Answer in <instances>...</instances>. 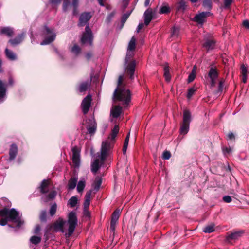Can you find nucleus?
I'll list each match as a JSON object with an SVG mask.
<instances>
[{
  "instance_id": "f257e3e1",
  "label": "nucleus",
  "mask_w": 249,
  "mask_h": 249,
  "mask_svg": "<svg viewBox=\"0 0 249 249\" xmlns=\"http://www.w3.org/2000/svg\"><path fill=\"white\" fill-rule=\"evenodd\" d=\"M119 129L118 125H115L107 139L102 142L100 153L97 154L96 158L91 163V170L93 173H96L101 165L104 163L119 132Z\"/></svg>"
},
{
  "instance_id": "f03ea898",
  "label": "nucleus",
  "mask_w": 249,
  "mask_h": 249,
  "mask_svg": "<svg viewBox=\"0 0 249 249\" xmlns=\"http://www.w3.org/2000/svg\"><path fill=\"white\" fill-rule=\"evenodd\" d=\"M78 220L76 213L71 211L68 214V220L64 221L59 219L54 224V228L56 231L65 233L67 237H70L73 233L77 225Z\"/></svg>"
},
{
  "instance_id": "7ed1b4c3",
  "label": "nucleus",
  "mask_w": 249,
  "mask_h": 249,
  "mask_svg": "<svg viewBox=\"0 0 249 249\" xmlns=\"http://www.w3.org/2000/svg\"><path fill=\"white\" fill-rule=\"evenodd\" d=\"M0 217H2L0 220L1 226L6 225L8 221L17 223L16 227L18 228H20L24 224V221L22 220L19 212L14 208H4L0 210Z\"/></svg>"
},
{
  "instance_id": "20e7f679",
  "label": "nucleus",
  "mask_w": 249,
  "mask_h": 249,
  "mask_svg": "<svg viewBox=\"0 0 249 249\" xmlns=\"http://www.w3.org/2000/svg\"><path fill=\"white\" fill-rule=\"evenodd\" d=\"M123 76L120 75L118 80L117 87L113 94L114 101H121L123 104H128L131 100V93L123 83Z\"/></svg>"
},
{
  "instance_id": "39448f33",
  "label": "nucleus",
  "mask_w": 249,
  "mask_h": 249,
  "mask_svg": "<svg viewBox=\"0 0 249 249\" xmlns=\"http://www.w3.org/2000/svg\"><path fill=\"white\" fill-rule=\"evenodd\" d=\"M43 36L44 39L40 43L41 45H47L53 42L56 37V33L52 28H49L45 26L43 31Z\"/></svg>"
},
{
  "instance_id": "423d86ee",
  "label": "nucleus",
  "mask_w": 249,
  "mask_h": 249,
  "mask_svg": "<svg viewBox=\"0 0 249 249\" xmlns=\"http://www.w3.org/2000/svg\"><path fill=\"white\" fill-rule=\"evenodd\" d=\"M93 35L91 30L89 27V24L86 25L85 32L83 33L81 37V42L83 44L92 46Z\"/></svg>"
},
{
  "instance_id": "0eeeda50",
  "label": "nucleus",
  "mask_w": 249,
  "mask_h": 249,
  "mask_svg": "<svg viewBox=\"0 0 249 249\" xmlns=\"http://www.w3.org/2000/svg\"><path fill=\"white\" fill-rule=\"evenodd\" d=\"M72 161L75 168H79L80 165V150L76 147L74 146L71 149Z\"/></svg>"
},
{
  "instance_id": "6e6552de",
  "label": "nucleus",
  "mask_w": 249,
  "mask_h": 249,
  "mask_svg": "<svg viewBox=\"0 0 249 249\" xmlns=\"http://www.w3.org/2000/svg\"><path fill=\"white\" fill-rule=\"evenodd\" d=\"M78 5V0H72L71 4L70 3L69 0H64L63 5V10L64 12H66L71 6H72L73 14H77V8Z\"/></svg>"
},
{
  "instance_id": "1a4fd4ad",
  "label": "nucleus",
  "mask_w": 249,
  "mask_h": 249,
  "mask_svg": "<svg viewBox=\"0 0 249 249\" xmlns=\"http://www.w3.org/2000/svg\"><path fill=\"white\" fill-rule=\"evenodd\" d=\"M86 128L88 133L91 135H93L96 130L97 124L93 118L86 120Z\"/></svg>"
},
{
  "instance_id": "9d476101",
  "label": "nucleus",
  "mask_w": 249,
  "mask_h": 249,
  "mask_svg": "<svg viewBox=\"0 0 249 249\" xmlns=\"http://www.w3.org/2000/svg\"><path fill=\"white\" fill-rule=\"evenodd\" d=\"M92 97L90 94H88L82 101L81 107L82 111L86 114L89 110L91 106Z\"/></svg>"
},
{
  "instance_id": "9b49d317",
  "label": "nucleus",
  "mask_w": 249,
  "mask_h": 249,
  "mask_svg": "<svg viewBox=\"0 0 249 249\" xmlns=\"http://www.w3.org/2000/svg\"><path fill=\"white\" fill-rule=\"evenodd\" d=\"M212 15V14L209 11L202 12L196 15L194 18V20L198 24L202 25L205 21L206 18Z\"/></svg>"
},
{
  "instance_id": "f8f14e48",
  "label": "nucleus",
  "mask_w": 249,
  "mask_h": 249,
  "mask_svg": "<svg viewBox=\"0 0 249 249\" xmlns=\"http://www.w3.org/2000/svg\"><path fill=\"white\" fill-rule=\"evenodd\" d=\"M119 210H115L112 214L111 220L110 222V230L112 232H114L115 231V225L119 219Z\"/></svg>"
},
{
  "instance_id": "ddd939ff",
  "label": "nucleus",
  "mask_w": 249,
  "mask_h": 249,
  "mask_svg": "<svg viewBox=\"0 0 249 249\" xmlns=\"http://www.w3.org/2000/svg\"><path fill=\"white\" fill-rule=\"evenodd\" d=\"M91 15L90 13H82L79 18V21L78 26H83L86 25L88 21L90 19Z\"/></svg>"
},
{
  "instance_id": "4468645a",
  "label": "nucleus",
  "mask_w": 249,
  "mask_h": 249,
  "mask_svg": "<svg viewBox=\"0 0 249 249\" xmlns=\"http://www.w3.org/2000/svg\"><path fill=\"white\" fill-rule=\"evenodd\" d=\"M243 233L242 231H235L231 234H229L226 237V240L227 242L230 243L232 240H237L238 239Z\"/></svg>"
},
{
  "instance_id": "2eb2a0df",
  "label": "nucleus",
  "mask_w": 249,
  "mask_h": 249,
  "mask_svg": "<svg viewBox=\"0 0 249 249\" xmlns=\"http://www.w3.org/2000/svg\"><path fill=\"white\" fill-rule=\"evenodd\" d=\"M153 16L152 9L151 8L147 9L144 13V24L147 26L151 20L152 19Z\"/></svg>"
},
{
  "instance_id": "dca6fc26",
  "label": "nucleus",
  "mask_w": 249,
  "mask_h": 249,
  "mask_svg": "<svg viewBox=\"0 0 249 249\" xmlns=\"http://www.w3.org/2000/svg\"><path fill=\"white\" fill-rule=\"evenodd\" d=\"M24 36V33L19 34L15 38L10 39L8 41V43H10L12 46H15L20 44L23 41Z\"/></svg>"
},
{
  "instance_id": "f3484780",
  "label": "nucleus",
  "mask_w": 249,
  "mask_h": 249,
  "mask_svg": "<svg viewBox=\"0 0 249 249\" xmlns=\"http://www.w3.org/2000/svg\"><path fill=\"white\" fill-rule=\"evenodd\" d=\"M135 62L133 61L129 64L126 68L127 72L130 75V78L131 80L134 79V73L135 70Z\"/></svg>"
},
{
  "instance_id": "a211bd4d",
  "label": "nucleus",
  "mask_w": 249,
  "mask_h": 249,
  "mask_svg": "<svg viewBox=\"0 0 249 249\" xmlns=\"http://www.w3.org/2000/svg\"><path fill=\"white\" fill-rule=\"evenodd\" d=\"M6 85L0 80V103L2 102L6 97Z\"/></svg>"
},
{
  "instance_id": "6ab92c4d",
  "label": "nucleus",
  "mask_w": 249,
  "mask_h": 249,
  "mask_svg": "<svg viewBox=\"0 0 249 249\" xmlns=\"http://www.w3.org/2000/svg\"><path fill=\"white\" fill-rule=\"evenodd\" d=\"M191 121V114L189 110L185 109L183 112V120L182 124L190 125Z\"/></svg>"
},
{
  "instance_id": "aec40b11",
  "label": "nucleus",
  "mask_w": 249,
  "mask_h": 249,
  "mask_svg": "<svg viewBox=\"0 0 249 249\" xmlns=\"http://www.w3.org/2000/svg\"><path fill=\"white\" fill-rule=\"evenodd\" d=\"M18 153V147L15 144L11 145L9 150V160L12 161L15 159Z\"/></svg>"
},
{
  "instance_id": "412c9836",
  "label": "nucleus",
  "mask_w": 249,
  "mask_h": 249,
  "mask_svg": "<svg viewBox=\"0 0 249 249\" xmlns=\"http://www.w3.org/2000/svg\"><path fill=\"white\" fill-rule=\"evenodd\" d=\"M215 42L213 39H206L203 44V47L208 51L212 50L214 48Z\"/></svg>"
},
{
  "instance_id": "4be33fe9",
  "label": "nucleus",
  "mask_w": 249,
  "mask_h": 249,
  "mask_svg": "<svg viewBox=\"0 0 249 249\" xmlns=\"http://www.w3.org/2000/svg\"><path fill=\"white\" fill-rule=\"evenodd\" d=\"M14 33L13 28L10 27H2L0 28V34L5 35L8 37H11Z\"/></svg>"
},
{
  "instance_id": "5701e85b",
  "label": "nucleus",
  "mask_w": 249,
  "mask_h": 249,
  "mask_svg": "<svg viewBox=\"0 0 249 249\" xmlns=\"http://www.w3.org/2000/svg\"><path fill=\"white\" fill-rule=\"evenodd\" d=\"M122 107L119 106H114L111 110V114L113 118L118 117L122 112Z\"/></svg>"
},
{
  "instance_id": "b1692460",
  "label": "nucleus",
  "mask_w": 249,
  "mask_h": 249,
  "mask_svg": "<svg viewBox=\"0 0 249 249\" xmlns=\"http://www.w3.org/2000/svg\"><path fill=\"white\" fill-rule=\"evenodd\" d=\"M92 193V191L90 190L86 193L85 196V201L84 202V209H87L89 205L90 202V198L91 195Z\"/></svg>"
},
{
  "instance_id": "393cba45",
  "label": "nucleus",
  "mask_w": 249,
  "mask_h": 249,
  "mask_svg": "<svg viewBox=\"0 0 249 249\" xmlns=\"http://www.w3.org/2000/svg\"><path fill=\"white\" fill-rule=\"evenodd\" d=\"M5 54L7 58L11 61H14L17 59L16 54L12 51L7 48L5 49Z\"/></svg>"
},
{
  "instance_id": "a878e982",
  "label": "nucleus",
  "mask_w": 249,
  "mask_h": 249,
  "mask_svg": "<svg viewBox=\"0 0 249 249\" xmlns=\"http://www.w3.org/2000/svg\"><path fill=\"white\" fill-rule=\"evenodd\" d=\"M101 183H102L101 178L99 176H97L96 177L92 185V188L95 191H98L100 188Z\"/></svg>"
},
{
  "instance_id": "bb28decb",
  "label": "nucleus",
  "mask_w": 249,
  "mask_h": 249,
  "mask_svg": "<svg viewBox=\"0 0 249 249\" xmlns=\"http://www.w3.org/2000/svg\"><path fill=\"white\" fill-rule=\"evenodd\" d=\"M77 182V178H71L69 181L68 188L70 190H73L75 188Z\"/></svg>"
},
{
  "instance_id": "cd10ccee",
  "label": "nucleus",
  "mask_w": 249,
  "mask_h": 249,
  "mask_svg": "<svg viewBox=\"0 0 249 249\" xmlns=\"http://www.w3.org/2000/svg\"><path fill=\"white\" fill-rule=\"evenodd\" d=\"M85 187V179L84 178H82L80 179L79 181L78 182V184L77 186V190L78 192L81 193L82 192L84 188Z\"/></svg>"
},
{
  "instance_id": "c85d7f7f",
  "label": "nucleus",
  "mask_w": 249,
  "mask_h": 249,
  "mask_svg": "<svg viewBox=\"0 0 249 249\" xmlns=\"http://www.w3.org/2000/svg\"><path fill=\"white\" fill-rule=\"evenodd\" d=\"M40 191L42 193H46L48 191V181L43 180L40 185Z\"/></svg>"
},
{
  "instance_id": "c756f323",
  "label": "nucleus",
  "mask_w": 249,
  "mask_h": 249,
  "mask_svg": "<svg viewBox=\"0 0 249 249\" xmlns=\"http://www.w3.org/2000/svg\"><path fill=\"white\" fill-rule=\"evenodd\" d=\"M218 74L217 71L215 69L211 68L208 74L210 79H216L218 77Z\"/></svg>"
},
{
  "instance_id": "7c9ffc66",
  "label": "nucleus",
  "mask_w": 249,
  "mask_h": 249,
  "mask_svg": "<svg viewBox=\"0 0 249 249\" xmlns=\"http://www.w3.org/2000/svg\"><path fill=\"white\" fill-rule=\"evenodd\" d=\"M90 83L87 81L80 84L79 87V91L81 92L86 91L89 87Z\"/></svg>"
},
{
  "instance_id": "2f4dec72",
  "label": "nucleus",
  "mask_w": 249,
  "mask_h": 249,
  "mask_svg": "<svg viewBox=\"0 0 249 249\" xmlns=\"http://www.w3.org/2000/svg\"><path fill=\"white\" fill-rule=\"evenodd\" d=\"M189 129V124H181L180 128V133L182 135L186 134Z\"/></svg>"
},
{
  "instance_id": "473e14b6",
  "label": "nucleus",
  "mask_w": 249,
  "mask_h": 249,
  "mask_svg": "<svg viewBox=\"0 0 249 249\" xmlns=\"http://www.w3.org/2000/svg\"><path fill=\"white\" fill-rule=\"evenodd\" d=\"M196 66H194L191 72L189 74L188 78V82L190 83L192 82L196 77Z\"/></svg>"
},
{
  "instance_id": "72a5a7b5",
  "label": "nucleus",
  "mask_w": 249,
  "mask_h": 249,
  "mask_svg": "<svg viewBox=\"0 0 249 249\" xmlns=\"http://www.w3.org/2000/svg\"><path fill=\"white\" fill-rule=\"evenodd\" d=\"M136 38L133 36L129 42L127 50L134 51L136 47Z\"/></svg>"
},
{
  "instance_id": "f704fd0d",
  "label": "nucleus",
  "mask_w": 249,
  "mask_h": 249,
  "mask_svg": "<svg viewBox=\"0 0 249 249\" xmlns=\"http://www.w3.org/2000/svg\"><path fill=\"white\" fill-rule=\"evenodd\" d=\"M202 5L204 9L208 10H211L212 7V0H203Z\"/></svg>"
},
{
  "instance_id": "c9c22d12",
  "label": "nucleus",
  "mask_w": 249,
  "mask_h": 249,
  "mask_svg": "<svg viewBox=\"0 0 249 249\" xmlns=\"http://www.w3.org/2000/svg\"><path fill=\"white\" fill-rule=\"evenodd\" d=\"M77 198L76 196H72L68 201V204L70 205L71 207H74L76 206L77 203Z\"/></svg>"
},
{
  "instance_id": "e433bc0d",
  "label": "nucleus",
  "mask_w": 249,
  "mask_h": 249,
  "mask_svg": "<svg viewBox=\"0 0 249 249\" xmlns=\"http://www.w3.org/2000/svg\"><path fill=\"white\" fill-rule=\"evenodd\" d=\"M214 225L211 224L208 226H206L203 229V231L205 233H211L214 231Z\"/></svg>"
},
{
  "instance_id": "4c0bfd02",
  "label": "nucleus",
  "mask_w": 249,
  "mask_h": 249,
  "mask_svg": "<svg viewBox=\"0 0 249 249\" xmlns=\"http://www.w3.org/2000/svg\"><path fill=\"white\" fill-rule=\"evenodd\" d=\"M164 76L167 81H170L171 79V76L169 72V68L168 66L164 67Z\"/></svg>"
},
{
  "instance_id": "58836bf2",
  "label": "nucleus",
  "mask_w": 249,
  "mask_h": 249,
  "mask_svg": "<svg viewBox=\"0 0 249 249\" xmlns=\"http://www.w3.org/2000/svg\"><path fill=\"white\" fill-rule=\"evenodd\" d=\"M170 12V8L167 5L162 6L159 11V13L160 14H166Z\"/></svg>"
},
{
  "instance_id": "ea45409f",
  "label": "nucleus",
  "mask_w": 249,
  "mask_h": 249,
  "mask_svg": "<svg viewBox=\"0 0 249 249\" xmlns=\"http://www.w3.org/2000/svg\"><path fill=\"white\" fill-rule=\"evenodd\" d=\"M196 89H197L195 88L194 87L189 88L188 90V93L187 95V98L190 99L194 94Z\"/></svg>"
},
{
  "instance_id": "a19ab883",
  "label": "nucleus",
  "mask_w": 249,
  "mask_h": 249,
  "mask_svg": "<svg viewBox=\"0 0 249 249\" xmlns=\"http://www.w3.org/2000/svg\"><path fill=\"white\" fill-rule=\"evenodd\" d=\"M81 49L76 44H74L71 49V52L74 54H78L80 53Z\"/></svg>"
},
{
  "instance_id": "79ce46f5",
  "label": "nucleus",
  "mask_w": 249,
  "mask_h": 249,
  "mask_svg": "<svg viewBox=\"0 0 249 249\" xmlns=\"http://www.w3.org/2000/svg\"><path fill=\"white\" fill-rule=\"evenodd\" d=\"M186 5L185 2L181 0L178 3L177 7L178 10L184 11L186 8Z\"/></svg>"
},
{
  "instance_id": "37998d69",
  "label": "nucleus",
  "mask_w": 249,
  "mask_h": 249,
  "mask_svg": "<svg viewBox=\"0 0 249 249\" xmlns=\"http://www.w3.org/2000/svg\"><path fill=\"white\" fill-rule=\"evenodd\" d=\"M40 241L41 238L38 236H33L30 238L31 242L34 244H37L39 243Z\"/></svg>"
},
{
  "instance_id": "c03bdc74",
  "label": "nucleus",
  "mask_w": 249,
  "mask_h": 249,
  "mask_svg": "<svg viewBox=\"0 0 249 249\" xmlns=\"http://www.w3.org/2000/svg\"><path fill=\"white\" fill-rule=\"evenodd\" d=\"M57 209V205L56 203L53 204L50 209L49 212L51 216H53L55 214Z\"/></svg>"
},
{
  "instance_id": "a18cd8bd",
  "label": "nucleus",
  "mask_w": 249,
  "mask_h": 249,
  "mask_svg": "<svg viewBox=\"0 0 249 249\" xmlns=\"http://www.w3.org/2000/svg\"><path fill=\"white\" fill-rule=\"evenodd\" d=\"M133 51H130V50H127L126 58H125V62L126 63H127L128 62V61L130 59V58L133 56V55H134Z\"/></svg>"
},
{
  "instance_id": "49530a36",
  "label": "nucleus",
  "mask_w": 249,
  "mask_h": 249,
  "mask_svg": "<svg viewBox=\"0 0 249 249\" xmlns=\"http://www.w3.org/2000/svg\"><path fill=\"white\" fill-rule=\"evenodd\" d=\"M56 192L55 191H51L47 196V199L51 200L55 198L56 196Z\"/></svg>"
},
{
  "instance_id": "de8ad7c7",
  "label": "nucleus",
  "mask_w": 249,
  "mask_h": 249,
  "mask_svg": "<svg viewBox=\"0 0 249 249\" xmlns=\"http://www.w3.org/2000/svg\"><path fill=\"white\" fill-rule=\"evenodd\" d=\"M130 13H126L124 14L123 15L121 19V23L122 24V25L123 26L127 18H128L129 16H130Z\"/></svg>"
},
{
  "instance_id": "09e8293b",
  "label": "nucleus",
  "mask_w": 249,
  "mask_h": 249,
  "mask_svg": "<svg viewBox=\"0 0 249 249\" xmlns=\"http://www.w3.org/2000/svg\"><path fill=\"white\" fill-rule=\"evenodd\" d=\"M40 219L41 221H45L46 220V212L43 210L41 212L40 215Z\"/></svg>"
},
{
  "instance_id": "8fccbe9b",
  "label": "nucleus",
  "mask_w": 249,
  "mask_h": 249,
  "mask_svg": "<svg viewBox=\"0 0 249 249\" xmlns=\"http://www.w3.org/2000/svg\"><path fill=\"white\" fill-rule=\"evenodd\" d=\"M171 153L169 151H164L162 154V158L164 160H168L171 157Z\"/></svg>"
},
{
  "instance_id": "3c124183",
  "label": "nucleus",
  "mask_w": 249,
  "mask_h": 249,
  "mask_svg": "<svg viewBox=\"0 0 249 249\" xmlns=\"http://www.w3.org/2000/svg\"><path fill=\"white\" fill-rule=\"evenodd\" d=\"M247 72L248 71L247 68L244 65H242L241 66L242 75H247Z\"/></svg>"
},
{
  "instance_id": "603ef678",
  "label": "nucleus",
  "mask_w": 249,
  "mask_h": 249,
  "mask_svg": "<svg viewBox=\"0 0 249 249\" xmlns=\"http://www.w3.org/2000/svg\"><path fill=\"white\" fill-rule=\"evenodd\" d=\"M179 32V29L177 27H174L173 28L172 36H177Z\"/></svg>"
},
{
  "instance_id": "864d4df0",
  "label": "nucleus",
  "mask_w": 249,
  "mask_h": 249,
  "mask_svg": "<svg viewBox=\"0 0 249 249\" xmlns=\"http://www.w3.org/2000/svg\"><path fill=\"white\" fill-rule=\"evenodd\" d=\"M223 200L226 203H230L231 201V198L229 196H224L223 197Z\"/></svg>"
},
{
  "instance_id": "5fc2aeb1",
  "label": "nucleus",
  "mask_w": 249,
  "mask_h": 249,
  "mask_svg": "<svg viewBox=\"0 0 249 249\" xmlns=\"http://www.w3.org/2000/svg\"><path fill=\"white\" fill-rule=\"evenodd\" d=\"M233 0H224V4L225 7H228L232 3Z\"/></svg>"
},
{
  "instance_id": "6e6d98bb",
  "label": "nucleus",
  "mask_w": 249,
  "mask_h": 249,
  "mask_svg": "<svg viewBox=\"0 0 249 249\" xmlns=\"http://www.w3.org/2000/svg\"><path fill=\"white\" fill-rule=\"evenodd\" d=\"M223 153H224V154H226L227 153H229L231 152L232 148L231 147H230V148L224 147L223 148Z\"/></svg>"
},
{
  "instance_id": "4d7b16f0",
  "label": "nucleus",
  "mask_w": 249,
  "mask_h": 249,
  "mask_svg": "<svg viewBox=\"0 0 249 249\" xmlns=\"http://www.w3.org/2000/svg\"><path fill=\"white\" fill-rule=\"evenodd\" d=\"M114 16V13H110L107 18H106V22L107 23H109L111 21L112 18Z\"/></svg>"
},
{
  "instance_id": "13d9d810",
  "label": "nucleus",
  "mask_w": 249,
  "mask_h": 249,
  "mask_svg": "<svg viewBox=\"0 0 249 249\" xmlns=\"http://www.w3.org/2000/svg\"><path fill=\"white\" fill-rule=\"evenodd\" d=\"M224 81L223 80L220 81L218 85V91L221 92L223 90Z\"/></svg>"
},
{
  "instance_id": "bf43d9fd",
  "label": "nucleus",
  "mask_w": 249,
  "mask_h": 249,
  "mask_svg": "<svg viewBox=\"0 0 249 249\" xmlns=\"http://www.w3.org/2000/svg\"><path fill=\"white\" fill-rule=\"evenodd\" d=\"M61 1V0H51L50 2L52 4L57 5L59 4Z\"/></svg>"
},
{
  "instance_id": "052dcab7",
  "label": "nucleus",
  "mask_w": 249,
  "mask_h": 249,
  "mask_svg": "<svg viewBox=\"0 0 249 249\" xmlns=\"http://www.w3.org/2000/svg\"><path fill=\"white\" fill-rule=\"evenodd\" d=\"M128 144L124 143L123 147V152L124 154H125L126 152L127 146Z\"/></svg>"
},
{
  "instance_id": "680f3d73",
  "label": "nucleus",
  "mask_w": 249,
  "mask_h": 249,
  "mask_svg": "<svg viewBox=\"0 0 249 249\" xmlns=\"http://www.w3.org/2000/svg\"><path fill=\"white\" fill-rule=\"evenodd\" d=\"M243 24L246 28L249 29V20H244L243 22Z\"/></svg>"
},
{
  "instance_id": "e2e57ef3",
  "label": "nucleus",
  "mask_w": 249,
  "mask_h": 249,
  "mask_svg": "<svg viewBox=\"0 0 249 249\" xmlns=\"http://www.w3.org/2000/svg\"><path fill=\"white\" fill-rule=\"evenodd\" d=\"M228 139L229 140H232L234 139V135L232 132L229 133L227 135Z\"/></svg>"
},
{
  "instance_id": "0e129e2a",
  "label": "nucleus",
  "mask_w": 249,
  "mask_h": 249,
  "mask_svg": "<svg viewBox=\"0 0 249 249\" xmlns=\"http://www.w3.org/2000/svg\"><path fill=\"white\" fill-rule=\"evenodd\" d=\"M143 27V24L141 23H139L137 28V32L139 33L140 31L142 28Z\"/></svg>"
},
{
  "instance_id": "69168bd1",
  "label": "nucleus",
  "mask_w": 249,
  "mask_h": 249,
  "mask_svg": "<svg viewBox=\"0 0 249 249\" xmlns=\"http://www.w3.org/2000/svg\"><path fill=\"white\" fill-rule=\"evenodd\" d=\"M40 230V227L39 225H37L36 226L35 229V231L34 232L35 233H37Z\"/></svg>"
},
{
  "instance_id": "338daca9",
  "label": "nucleus",
  "mask_w": 249,
  "mask_h": 249,
  "mask_svg": "<svg viewBox=\"0 0 249 249\" xmlns=\"http://www.w3.org/2000/svg\"><path fill=\"white\" fill-rule=\"evenodd\" d=\"M14 83L13 79L12 77H9V81H8V85L10 86H12Z\"/></svg>"
},
{
  "instance_id": "774afa93",
  "label": "nucleus",
  "mask_w": 249,
  "mask_h": 249,
  "mask_svg": "<svg viewBox=\"0 0 249 249\" xmlns=\"http://www.w3.org/2000/svg\"><path fill=\"white\" fill-rule=\"evenodd\" d=\"M84 215L87 217L90 216V213L87 209H84Z\"/></svg>"
}]
</instances>
